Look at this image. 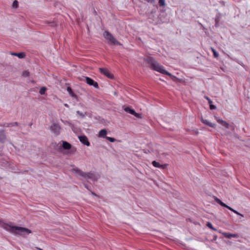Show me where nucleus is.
Masks as SVG:
<instances>
[{
    "instance_id": "f03ea898",
    "label": "nucleus",
    "mask_w": 250,
    "mask_h": 250,
    "mask_svg": "<svg viewBox=\"0 0 250 250\" xmlns=\"http://www.w3.org/2000/svg\"><path fill=\"white\" fill-rule=\"evenodd\" d=\"M3 228L12 233L21 235H23L25 233L29 234L32 232L30 229L27 228L14 226L12 222L3 224Z\"/></svg>"
},
{
    "instance_id": "a878e982",
    "label": "nucleus",
    "mask_w": 250,
    "mask_h": 250,
    "mask_svg": "<svg viewBox=\"0 0 250 250\" xmlns=\"http://www.w3.org/2000/svg\"><path fill=\"white\" fill-rule=\"evenodd\" d=\"M105 139L110 142H114L116 141V139L115 138L110 137H106Z\"/></svg>"
},
{
    "instance_id": "9d476101",
    "label": "nucleus",
    "mask_w": 250,
    "mask_h": 250,
    "mask_svg": "<svg viewBox=\"0 0 250 250\" xmlns=\"http://www.w3.org/2000/svg\"><path fill=\"white\" fill-rule=\"evenodd\" d=\"M152 164L154 167L160 168L161 169L166 168L167 165V164L161 165L159 163H158L155 161H153L152 162Z\"/></svg>"
},
{
    "instance_id": "aec40b11",
    "label": "nucleus",
    "mask_w": 250,
    "mask_h": 250,
    "mask_svg": "<svg viewBox=\"0 0 250 250\" xmlns=\"http://www.w3.org/2000/svg\"><path fill=\"white\" fill-rule=\"evenodd\" d=\"M124 110L130 114L133 115L135 113V110L131 109L129 107H126L124 108Z\"/></svg>"
},
{
    "instance_id": "4be33fe9",
    "label": "nucleus",
    "mask_w": 250,
    "mask_h": 250,
    "mask_svg": "<svg viewBox=\"0 0 250 250\" xmlns=\"http://www.w3.org/2000/svg\"><path fill=\"white\" fill-rule=\"evenodd\" d=\"M46 90V88L45 87H42L40 90V91H39V93L41 94V95H43V94H45V92Z\"/></svg>"
},
{
    "instance_id": "b1692460",
    "label": "nucleus",
    "mask_w": 250,
    "mask_h": 250,
    "mask_svg": "<svg viewBox=\"0 0 250 250\" xmlns=\"http://www.w3.org/2000/svg\"><path fill=\"white\" fill-rule=\"evenodd\" d=\"M18 1L16 0H14L12 4V7L14 8H17L18 7Z\"/></svg>"
},
{
    "instance_id": "6ab92c4d",
    "label": "nucleus",
    "mask_w": 250,
    "mask_h": 250,
    "mask_svg": "<svg viewBox=\"0 0 250 250\" xmlns=\"http://www.w3.org/2000/svg\"><path fill=\"white\" fill-rule=\"evenodd\" d=\"M72 171L75 172L76 173H77V174H78L79 175L81 176L82 177L83 176V175L84 174V172L82 171L81 170H80L77 168L72 169Z\"/></svg>"
},
{
    "instance_id": "f8f14e48",
    "label": "nucleus",
    "mask_w": 250,
    "mask_h": 250,
    "mask_svg": "<svg viewBox=\"0 0 250 250\" xmlns=\"http://www.w3.org/2000/svg\"><path fill=\"white\" fill-rule=\"evenodd\" d=\"M223 235L227 238H230L231 237L233 238H237L238 237V235L237 234H232L227 232H223Z\"/></svg>"
},
{
    "instance_id": "7ed1b4c3",
    "label": "nucleus",
    "mask_w": 250,
    "mask_h": 250,
    "mask_svg": "<svg viewBox=\"0 0 250 250\" xmlns=\"http://www.w3.org/2000/svg\"><path fill=\"white\" fill-rule=\"evenodd\" d=\"M104 37L108 41V42L114 45H121L114 37L108 31H105L104 33Z\"/></svg>"
},
{
    "instance_id": "f704fd0d",
    "label": "nucleus",
    "mask_w": 250,
    "mask_h": 250,
    "mask_svg": "<svg viewBox=\"0 0 250 250\" xmlns=\"http://www.w3.org/2000/svg\"><path fill=\"white\" fill-rule=\"evenodd\" d=\"M64 106H66V107H68V104H64Z\"/></svg>"
},
{
    "instance_id": "5701e85b",
    "label": "nucleus",
    "mask_w": 250,
    "mask_h": 250,
    "mask_svg": "<svg viewBox=\"0 0 250 250\" xmlns=\"http://www.w3.org/2000/svg\"><path fill=\"white\" fill-rule=\"evenodd\" d=\"M207 226L209 228H210V229L213 230H217V229H215L214 228H213V227L212 226V224L210 222H208L207 224Z\"/></svg>"
},
{
    "instance_id": "2f4dec72",
    "label": "nucleus",
    "mask_w": 250,
    "mask_h": 250,
    "mask_svg": "<svg viewBox=\"0 0 250 250\" xmlns=\"http://www.w3.org/2000/svg\"><path fill=\"white\" fill-rule=\"evenodd\" d=\"M205 98L208 101V104H212L211 100L207 96H205Z\"/></svg>"
},
{
    "instance_id": "f3484780",
    "label": "nucleus",
    "mask_w": 250,
    "mask_h": 250,
    "mask_svg": "<svg viewBox=\"0 0 250 250\" xmlns=\"http://www.w3.org/2000/svg\"><path fill=\"white\" fill-rule=\"evenodd\" d=\"M67 91L68 92L69 94L70 95V96L76 99H77V95L73 92L70 86H68L67 87Z\"/></svg>"
},
{
    "instance_id": "473e14b6",
    "label": "nucleus",
    "mask_w": 250,
    "mask_h": 250,
    "mask_svg": "<svg viewBox=\"0 0 250 250\" xmlns=\"http://www.w3.org/2000/svg\"><path fill=\"white\" fill-rule=\"evenodd\" d=\"M84 187H85V188H86L87 189L89 190V188H88V186H87V185L84 184Z\"/></svg>"
},
{
    "instance_id": "9b49d317",
    "label": "nucleus",
    "mask_w": 250,
    "mask_h": 250,
    "mask_svg": "<svg viewBox=\"0 0 250 250\" xmlns=\"http://www.w3.org/2000/svg\"><path fill=\"white\" fill-rule=\"evenodd\" d=\"M201 121L205 125L209 126L211 127H215L216 126V125L213 124L211 123V122H209L208 120L203 119V118H201Z\"/></svg>"
},
{
    "instance_id": "72a5a7b5",
    "label": "nucleus",
    "mask_w": 250,
    "mask_h": 250,
    "mask_svg": "<svg viewBox=\"0 0 250 250\" xmlns=\"http://www.w3.org/2000/svg\"><path fill=\"white\" fill-rule=\"evenodd\" d=\"M195 133L196 134H198V131L197 130H195Z\"/></svg>"
},
{
    "instance_id": "0eeeda50",
    "label": "nucleus",
    "mask_w": 250,
    "mask_h": 250,
    "mask_svg": "<svg viewBox=\"0 0 250 250\" xmlns=\"http://www.w3.org/2000/svg\"><path fill=\"white\" fill-rule=\"evenodd\" d=\"M86 83L91 86H93L95 88H98L99 85L98 83L88 77H84Z\"/></svg>"
},
{
    "instance_id": "6e6552de",
    "label": "nucleus",
    "mask_w": 250,
    "mask_h": 250,
    "mask_svg": "<svg viewBox=\"0 0 250 250\" xmlns=\"http://www.w3.org/2000/svg\"><path fill=\"white\" fill-rule=\"evenodd\" d=\"M100 72L104 75L105 76L110 79L113 78V75L106 68H99Z\"/></svg>"
},
{
    "instance_id": "c85d7f7f",
    "label": "nucleus",
    "mask_w": 250,
    "mask_h": 250,
    "mask_svg": "<svg viewBox=\"0 0 250 250\" xmlns=\"http://www.w3.org/2000/svg\"><path fill=\"white\" fill-rule=\"evenodd\" d=\"M133 115H134L135 117H136L138 118H142V115L141 114L137 113L135 111V113L133 114Z\"/></svg>"
},
{
    "instance_id": "20e7f679",
    "label": "nucleus",
    "mask_w": 250,
    "mask_h": 250,
    "mask_svg": "<svg viewBox=\"0 0 250 250\" xmlns=\"http://www.w3.org/2000/svg\"><path fill=\"white\" fill-rule=\"evenodd\" d=\"M214 199L215 200V201L218 203L219 204V205H220L221 206H222V207H225V208H228L230 210L233 211V212H234L235 214L238 215H240L242 217H243V215H242V214L240 213L239 212H238V211H237L236 210L233 209L232 208H231V207L228 206V205H227L226 204L224 203L223 202H222L221 200H220L219 199H218V198L217 197H215L214 198Z\"/></svg>"
},
{
    "instance_id": "4468645a",
    "label": "nucleus",
    "mask_w": 250,
    "mask_h": 250,
    "mask_svg": "<svg viewBox=\"0 0 250 250\" xmlns=\"http://www.w3.org/2000/svg\"><path fill=\"white\" fill-rule=\"evenodd\" d=\"M62 147L64 149H70L71 147V145L66 141H62Z\"/></svg>"
},
{
    "instance_id": "423d86ee",
    "label": "nucleus",
    "mask_w": 250,
    "mask_h": 250,
    "mask_svg": "<svg viewBox=\"0 0 250 250\" xmlns=\"http://www.w3.org/2000/svg\"><path fill=\"white\" fill-rule=\"evenodd\" d=\"M50 128L51 131L56 135H59L61 129V126L58 124L56 123L53 124Z\"/></svg>"
},
{
    "instance_id": "ddd939ff",
    "label": "nucleus",
    "mask_w": 250,
    "mask_h": 250,
    "mask_svg": "<svg viewBox=\"0 0 250 250\" xmlns=\"http://www.w3.org/2000/svg\"><path fill=\"white\" fill-rule=\"evenodd\" d=\"M6 137L3 130H0V142L3 143L5 141Z\"/></svg>"
},
{
    "instance_id": "2eb2a0df",
    "label": "nucleus",
    "mask_w": 250,
    "mask_h": 250,
    "mask_svg": "<svg viewBox=\"0 0 250 250\" xmlns=\"http://www.w3.org/2000/svg\"><path fill=\"white\" fill-rule=\"evenodd\" d=\"M11 54L13 56H17L20 59H23L25 57V53H23V52H21V53H19L13 52V53H11Z\"/></svg>"
},
{
    "instance_id": "7c9ffc66",
    "label": "nucleus",
    "mask_w": 250,
    "mask_h": 250,
    "mask_svg": "<svg viewBox=\"0 0 250 250\" xmlns=\"http://www.w3.org/2000/svg\"><path fill=\"white\" fill-rule=\"evenodd\" d=\"M209 107H210V108L212 110L215 109L216 108V106L212 104H209Z\"/></svg>"
},
{
    "instance_id": "393cba45",
    "label": "nucleus",
    "mask_w": 250,
    "mask_h": 250,
    "mask_svg": "<svg viewBox=\"0 0 250 250\" xmlns=\"http://www.w3.org/2000/svg\"><path fill=\"white\" fill-rule=\"evenodd\" d=\"M211 49L213 53V55H214V57L217 58L218 57V54L216 51V50L212 47L211 48Z\"/></svg>"
},
{
    "instance_id": "f257e3e1",
    "label": "nucleus",
    "mask_w": 250,
    "mask_h": 250,
    "mask_svg": "<svg viewBox=\"0 0 250 250\" xmlns=\"http://www.w3.org/2000/svg\"><path fill=\"white\" fill-rule=\"evenodd\" d=\"M146 62L150 65V68L154 70L158 71L163 74L167 75L170 76L173 81L177 79V78L172 75L171 73L167 71L163 67L160 65L153 58L149 57L145 59Z\"/></svg>"
},
{
    "instance_id": "dca6fc26",
    "label": "nucleus",
    "mask_w": 250,
    "mask_h": 250,
    "mask_svg": "<svg viewBox=\"0 0 250 250\" xmlns=\"http://www.w3.org/2000/svg\"><path fill=\"white\" fill-rule=\"evenodd\" d=\"M106 130L105 129H102L101 130L98 134L99 137L104 138H106L107 137L106 135Z\"/></svg>"
},
{
    "instance_id": "1a4fd4ad",
    "label": "nucleus",
    "mask_w": 250,
    "mask_h": 250,
    "mask_svg": "<svg viewBox=\"0 0 250 250\" xmlns=\"http://www.w3.org/2000/svg\"><path fill=\"white\" fill-rule=\"evenodd\" d=\"M79 139L80 141L83 145L87 146H89L90 145V143L88 140V139L85 136H79Z\"/></svg>"
},
{
    "instance_id": "39448f33",
    "label": "nucleus",
    "mask_w": 250,
    "mask_h": 250,
    "mask_svg": "<svg viewBox=\"0 0 250 250\" xmlns=\"http://www.w3.org/2000/svg\"><path fill=\"white\" fill-rule=\"evenodd\" d=\"M83 177L85 179H90L93 181H96L98 180L99 176L93 172H89L87 173L84 172Z\"/></svg>"
},
{
    "instance_id": "bb28decb",
    "label": "nucleus",
    "mask_w": 250,
    "mask_h": 250,
    "mask_svg": "<svg viewBox=\"0 0 250 250\" xmlns=\"http://www.w3.org/2000/svg\"><path fill=\"white\" fill-rule=\"evenodd\" d=\"M159 4L160 6H164L165 5V0H159Z\"/></svg>"
},
{
    "instance_id": "c9c22d12",
    "label": "nucleus",
    "mask_w": 250,
    "mask_h": 250,
    "mask_svg": "<svg viewBox=\"0 0 250 250\" xmlns=\"http://www.w3.org/2000/svg\"><path fill=\"white\" fill-rule=\"evenodd\" d=\"M91 193L94 195H96V194L93 192H91Z\"/></svg>"
},
{
    "instance_id": "412c9836",
    "label": "nucleus",
    "mask_w": 250,
    "mask_h": 250,
    "mask_svg": "<svg viewBox=\"0 0 250 250\" xmlns=\"http://www.w3.org/2000/svg\"><path fill=\"white\" fill-rule=\"evenodd\" d=\"M18 123L17 122H14V123H5L4 124L3 126H5L6 127H10V126H13L15 125H18Z\"/></svg>"
},
{
    "instance_id": "c756f323",
    "label": "nucleus",
    "mask_w": 250,
    "mask_h": 250,
    "mask_svg": "<svg viewBox=\"0 0 250 250\" xmlns=\"http://www.w3.org/2000/svg\"><path fill=\"white\" fill-rule=\"evenodd\" d=\"M77 114L82 116L83 117H84L86 115V113L83 114V113L79 111H77Z\"/></svg>"
},
{
    "instance_id": "cd10ccee",
    "label": "nucleus",
    "mask_w": 250,
    "mask_h": 250,
    "mask_svg": "<svg viewBox=\"0 0 250 250\" xmlns=\"http://www.w3.org/2000/svg\"><path fill=\"white\" fill-rule=\"evenodd\" d=\"M22 76L24 77H27L29 76V72L28 71H24L22 72Z\"/></svg>"
},
{
    "instance_id": "a211bd4d",
    "label": "nucleus",
    "mask_w": 250,
    "mask_h": 250,
    "mask_svg": "<svg viewBox=\"0 0 250 250\" xmlns=\"http://www.w3.org/2000/svg\"><path fill=\"white\" fill-rule=\"evenodd\" d=\"M217 122H218L219 124H221L222 125L224 126L226 128H229V124L226 122V121L222 120V119H218L217 120Z\"/></svg>"
}]
</instances>
